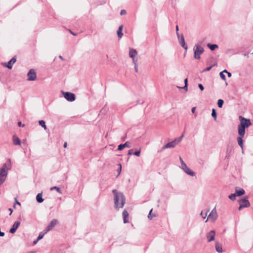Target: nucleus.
<instances>
[{
  "mask_svg": "<svg viewBox=\"0 0 253 253\" xmlns=\"http://www.w3.org/2000/svg\"><path fill=\"white\" fill-rule=\"evenodd\" d=\"M112 192L114 195L115 208L116 209L123 208L126 202L124 196L122 193L118 192L116 190H113Z\"/></svg>",
  "mask_w": 253,
  "mask_h": 253,
  "instance_id": "f257e3e1",
  "label": "nucleus"
},
{
  "mask_svg": "<svg viewBox=\"0 0 253 253\" xmlns=\"http://www.w3.org/2000/svg\"><path fill=\"white\" fill-rule=\"evenodd\" d=\"M239 119L240 121V124L238 126V131L239 135H245V128L252 125L251 121L249 119L245 118L241 116Z\"/></svg>",
  "mask_w": 253,
  "mask_h": 253,
  "instance_id": "f03ea898",
  "label": "nucleus"
},
{
  "mask_svg": "<svg viewBox=\"0 0 253 253\" xmlns=\"http://www.w3.org/2000/svg\"><path fill=\"white\" fill-rule=\"evenodd\" d=\"M194 58L196 59H200L201 55L204 53V48L199 44H196L193 47Z\"/></svg>",
  "mask_w": 253,
  "mask_h": 253,
  "instance_id": "7ed1b4c3",
  "label": "nucleus"
},
{
  "mask_svg": "<svg viewBox=\"0 0 253 253\" xmlns=\"http://www.w3.org/2000/svg\"><path fill=\"white\" fill-rule=\"evenodd\" d=\"M10 169V167H7L6 164H4L0 169V182L2 183L5 180L7 175V171Z\"/></svg>",
  "mask_w": 253,
  "mask_h": 253,
  "instance_id": "20e7f679",
  "label": "nucleus"
},
{
  "mask_svg": "<svg viewBox=\"0 0 253 253\" xmlns=\"http://www.w3.org/2000/svg\"><path fill=\"white\" fill-rule=\"evenodd\" d=\"M179 160L181 163V166L180 168L187 174L191 176H195V173L187 167L181 157H179Z\"/></svg>",
  "mask_w": 253,
  "mask_h": 253,
  "instance_id": "39448f33",
  "label": "nucleus"
},
{
  "mask_svg": "<svg viewBox=\"0 0 253 253\" xmlns=\"http://www.w3.org/2000/svg\"><path fill=\"white\" fill-rule=\"evenodd\" d=\"M217 213L215 208H214L210 212L206 222H207L209 219L212 222H214L217 219Z\"/></svg>",
  "mask_w": 253,
  "mask_h": 253,
  "instance_id": "423d86ee",
  "label": "nucleus"
},
{
  "mask_svg": "<svg viewBox=\"0 0 253 253\" xmlns=\"http://www.w3.org/2000/svg\"><path fill=\"white\" fill-rule=\"evenodd\" d=\"M27 81H34L36 80L37 74L34 69H31L29 70L27 74Z\"/></svg>",
  "mask_w": 253,
  "mask_h": 253,
  "instance_id": "0eeeda50",
  "label": "nucleus"
},
{
  "mask_svg": "<svg viewBox=\"0 0 253 253\" xmlns=\"http://www.w3.org/2000/svg\"><path fill=\"white\" fill-rule=\"evenodd\" d=\"M63 93L64 98L69 101H74L76 99L75 95L73 93L63 92Z\"/></svg>",
  "mask_w": 253,
  "mask_h": 253,
  "instance_id": "6e6552de",
  "label": "nucleus"
},
{
  "mask_svg": "<svg viewBox=\"0 0 253 253\" xmlns=\"http://www.w3.org/2000/svg\"><path fill=\"white\" fill-rule=\"evenodd\" d=\"M177 36L178 37L180 44L181 45L182 47L184 48L185 50H187L188 47L185 43L183 35H182L180 36H179L178 33H177Z\"/></svg>",
  "mask_w": 253,
  "mask_h": 253,
  "instance_id": "1a4fd4ad",
  "label": "nucleus"
},
{
  "mask_svg": "<svg viewBox=\"0 0 253 253\" xmlns=\"http://www.w3.org/2000/svg\"><path fill=\"white\" fill-rule=\"evenodd\" d=\"M137 55V52L135 49L132 48L129 49V56L132 58V62L134 61H138L137 58H136Z\"/></svg>",
  "mask_w": 253,
  "mask_h": 253,
  "instance_id": "9d476101",
  "label": "nucleus"
},
{
  "mask_svg": "<svg viewBox=\"0 0 253 253\" xmlns=\"http://www.w3.org/2000/svg\"><path fill=\"white\" fill-rule=\"evenodd\" d=\"M57 220L56 219L52 220L49 225L46 227L45 229V233H47L48 231L51 230L57 224Z\"/></svg>",
  "mask_w": 253,
  "mask_h": 253,
  "instance_id": "9b49d317",
  "label": "nucleus"
},
{
  "mask_svg": "<svg viewBox=\"0 0 253 253\" xmlns=\"http://www.w3.org/2000/svg\"><path fill=\"white\" fill-rule=\"evenodd\" d=\"M215 232L214 230H211L206 235L208 242H211L214 240Z\"/></svg>",
  "mask_w": 253,
  "mask_h": 253,
  "instance_id": "f8f14e48",
  "label": "nucleus"
},
{
  "mask_svg": "<svg viewBox=\"0 0 253 253\" xmlns=\"http://www.w3.org/2000/svg\"><path fill=\"white\" fill-rule=\"evenodd\" d=\"M16 61V58L15 57H12L11 60H10L7 63H3V65L4 67H7V68L11 69L12 68L13 64L15 63Z\"/></svg>",
  "mask_w": 253,
  "mask_h": 253,
  "instance_id": "ddd939ff",
  "label": "nucleus"
},
{
  "mask_svg": "<svg viewBox=\"0 0 253 253\" xmlns=\"http://www.w3.org/2000/svg\"><path fill=\"white\" fill-rule=\"evenodd\" d=\"M176 141H174V140L172 141H171L170 142L168 143L165 145H164L162 148V150H164L165 149L169 148H174L176 145Z\"/></svg>",
  "mask_w": 253,
  "mask_h": 253,
  "instance_id": "4468645a",
  "label": "nucleus"
},
{
  "mask_svg": "<svg viewBox=\"0 0 253 253\" xmlns=\"http://www.w3.org/2000/svg\"><path fill=\"white\" fill-rule=\"evenodd\" d=\"M20 224V222L19 221H15L13 224L12 228L10 229L9 232L11 234H13L15 232L17 229L19 227Z\"/></svg>",
  "mask_w": 253,
  "mask_h": 253,
  "instance_id": "2eb2a0df",
  "label": "nucleus"
},
{
  "mask_svg": "<svg viewBox=\"0 0 253 253\" xmlns=\"http://www.w3.org/2000/svg\"><path fill=\"white\" fill-rule=\"evenodd\" d=\"M123 216L124 218V222L125 223H128V213L126 210H124L123 212Z\"/></svg>",
  "mask_w": 253,
  "mask_h": 253,
  "instance_id": "dca6fc26",
  "label": "nucleus"
},
{
  "mask_svg": "<svg viewBox=\"0 0 253 253\" xmlns=\"http://www.w3.org/2000/svg\"><path fill=\"white\" fill-rule=\"evenodd\" d=\"M123 28V26L121 25L119 26L118 30L117 31V35L119 39L122 38V36H123V33H122Z\"/></svg>",
  "mask_w": 253,
  "mask_h": 253,
  "instance_id": "f3484780",
  "label": "nucleus"
},
{
  "mask_svg": "<svg viewBox=\"0 0 253 253\" xmlns=\"http://www.w3.org/2000/svg\"><path fill=\"white\" fill-rule=\"evenodd\" d=\"M244 135L241 136L239 135V136L237 138V142L239 145L241 147L242 149L243 148V137Z\"/></svg>",
  "mask_w": 253,
  "mask_h": 253,
  "instance_id": "a211bd4d",
  "label": "nucleus"
},
{
  "mask_svg": "<svg viewBox=\"0 0 253 253\" xmlns=\"http://www.w3.org/2000/svg\"><path fill=\"white\" fill-rule=\"evenodd\" d=\"M125 147H129V142L128 141L125 142L124 144H121L118 146V150L120 151L122 150Z\"/></svg>",
  "mask_w": 253,
  "mask_h": 253,
  "instance_id": "6ab92c4d",
  "label": "nucleus"
},
{
  "mask_svg": "<svg viewBox=\"0 0 253 253\" xmlns=\"http://www.w3.org/2000/svg\"><path fill=\"white\" fill-rule=\"evenodd\" d=\"M215 250L219 253H221L223 251L221 245L217 243L215 244Z\"/></svg>",
  "mask_w": 253,
  "mask_h": 253,
  "instance_id": "aec40b11",
  "label": "nucleus"
},
{
  "mask_svg": "<svg viewBox=\"0 0 253 253\" xmlns=\"http://www.w3.org/2000/svg\"><path fill=\"white\" fill-rule=\"evenodd\" d=\"M235 193L237 196H242L245 194V190L243 189L236 190Z\"/></svg>",
  "mask_w": 253,
  "mask_h": 253,
  "instance_id": "412c9836",
  "label": "nucleus"
},
{
  "mask_svg": "<svg viewBox=\"0 0 253 253\" xmlns=\"http://www.w3.org/2000/svg\"><path fill=\"white\" fill-rule=\"evenodd\" d=\"M239 202L241 203L240 204H247L248 205L247 208L250 206V203L249 201L246 198H244L241 199Z\"/></svg>",
  "mask_w": 253,
  "mask_h": 253,
  "instance_id": "4be33fe9",
  "label": "nucleus"
},
{
  "mask_svg": "<svg viewBox=\"0 0 253 253\" xmlns=\"http://www.w3.org/2000/svg\"><path fill=\"white\" fill-rule=\"evenodd\" d=\"M36 200L38 203H41L43 201V199L42 198V194L39 193L36 196Z\"/></svg>",
  "mask_w": 253,
  "mask_h": 253,
  "instance_id": "5701e85b",
  "label": "nucleus"
},
{
  "mask_svg": "<svg viewBox=\"0 0 253 253\" xmlns=\"http://www.w3.org/2000/svg\"><path fill=\"white\" fill-rule=\"evenodd\" d=\"M13 140V143L15 145H19L21 144V140L17 137H14Z\"/></svg>",
  "mask_w": 253,
  "mask_h": 253,
  "instance_id": "b1692460",
  "label": "nucleus"
},
{
  "mask_svg": "<svg viewBox=\"0 0 253 253\" xmlns=\"http://www.w3.org/2000/svg\"><path fill=\"white\" fill-rule=\"evenodd\" d=\"M207 46L208 47L210 48L211 50H214L215 48H217L218 47V45L217 44H211L210 43H208L207 44Z\"/></svg>",
  "mask_w": 253,
  "mask_h": 253,
  "instance_id": "393cba45",
  "label": "nucleus"
},
{
  "mask_svg": "<svg viewBox=\"0 0 253 253\" xmlns=\"http://www.w3.org/2000/svg\"><path fill=\"white\" fill-rule=\"evenodd\" d=\"M50 191H52L53 190H56V191L59 193L62 194V191L60 189V188L57 186H53L50 188Z\"/></svg>",
  "mask_w": 253,
  "mask_h": 253,
  "instance_id": "a878e982",
  "label": "nucleus"
},
{
  "mask_svg": "<svg viewBox=\"0 0 253 253\" xmlns=\"http://www.w3.org/2000/svg\"><path fill=\"white\" fill-rule=\"evenodd\" d=\"M211 116L213 118L214 120L216 121L217 118V114L214 109H212V110Z\"/></svg>",
  "mask_w": 253,
  "mask_h": 253,
  "instance_id": "bb28decb",
  "label": "nucleus"
},
{
  "mask_svg": "<svg viewBox=\"0 0 253 253\" xmlns=\"http://www.w3.org/2000/svg\"><path fill=\"white\" fill-rule=\"evenodd\" d=\"M39 125L43 127L44 129H46L47 127L45 125V122L43 120H41L39 122Z\"/></svg>",
  "mask_w": 253,
  "mask_h": 253,
  "instance_id": "cd10ccee",
  "label": "nucleus"
},
{
  "mask_svg": "<svg viewBox=\"0 0 253 253\" xmlns=\"http://www.w3.org/2000/svg\"><path fill=\"white\" fill-rule=\"evenodd\" d=\"M224 103V101L222 99H219L217 102V105L219 108H222L223 104Z\"/></svg>",
  "mask_w": 253,
  "mask_h": 253,
  "instance_id": "c85d7f7f",
  "label": "nucleus"
},
{
  "mask_svg": "<svg viewBox=\"0 0 253 253\" xmlns=\"http://www.w3.org/2000/svg\"><path fill=\"white\" fill-rule=\"evenodd\" d=\"M46 233H45V231L44 232H42L40 233L39 236L38 237V240H40L41 239H42Z\"/></svg>",
  "mask_w": 253,
  "mask_h": 253,
  "instance_id": "c756f323",
  "label": "nucleus"
},
{
  "mask_svg": "<svg viewBox=\"0 0 253 253\" xmlns=\"http://www.w3.org/2000/svg\"><path fill=\"white\" fill-rule=\"evenodd\" d=\"M134 64V69L135 72L137 73L138 71V64H137V61H134L132 62Z\"/></svg>",
  "mask_w": 253,
  "mask_h": 253,
  "instance_id": "7c9ffc66",
  "label": "nucleus"
},
{
  "mask_svg": "<svg viewBox=\"0 0 253 253\" xmlns=\"http://www.w3.org/2000/svg\"><path fill=\"white\" fill-rule=\"evenodd\" d=\"M237 196L236 195L235 193H234V194H231L229 196V198L234 201L236 200V197Z\"/></svg>",
  "mask_w": 253,
  "mask_h": 253,
  "instance_id": "2f4dec72",
  "label": "nucleus"
},
{
  "mask_svg": "<svg viewBox=\"0 0 253 253\" xmlns=\"http://www.w3.org/2000/svg\"><path fill=\"white\" fill-rule=\"evenodd\" d=\"M183 136H184V135L182 134L180 137H179L178 138H176V139H174V141H176V144H177L178 143H179V142H181V141L182 140Z\"/></svg>",
  "mask_w": 253,
  "mask_h": 253,
  "instance_id": "473e14b6",
  "label": "nucleus"
},
{
  "mask_svg": "<svg viewBox=\"0 0 253 253\" xmlns=\"http://www.w3.org/2000/svg\"><path fill=\"white\" fill-rule=\"evenodd\" d=\"M152 211H153V209H151L150 211H149V214L148 215V218H149L150 219H152L153 217H154L155 216V215H152Z\"/></svg>",
  "mask_w": 253,
  "mask_h": 253,
  "instance_id": "72a5a7b5",
  "label": "nucleus"
},
{
  "mask_svg": "<svg viewBox=\"0 0 253 253\" xmlns=\"http://www.w3.org/2000/svg\"><path fill=\"white\" fill-rule=\"evenodd\" d=\"M247 206H248V205H247V204H240V205L238 208V210H241V209H242L244 208H247Z\"/></svg>",
  "mask_w": 253,
  "mask_h": 253,
  "instance_id": "f704fd0d",
  "label": "nucleus"
},
{
  "mask_svg": "<svg viewBox=\"0 0 253 253\" xmlns=\"http://www.w3.org/2000/svg\"><path fill=\"white\" fill-rule=\"evenodd\" d=\"M209 210H208V211H207V212H206L205 214H204V213H203V211H202V212H201V214H201V216L203 217V218H204V219L206 218V216H207V213L209 212Z\"/></svg>",
  "mask_w": 253,
  "mask_h": 253,
  "instance_id": "c9c22d12",
  "label": "nucleus"
},
{
  "mask_svg": "<svg viewBox=\"0 0 253 253\" xmlns=\"http://www.w3.org/2000/svg\"><path fill=\"white\" fill-rule=\"evenodd\" d=\"M220 77L222 80H225L226 78L225 75L223 74V72H221L220 73Z\"/></svg>",
  "mask_w": 253,
  "mask_h": 253,
  "instance_id": "e433bc0d",
  "label": "nucleus"
},
{
  "mask_svg": "<svg viewBox=\"0 0 253 253\" xmlns=\"http://www.w3.org/2000/svg\"><path fill=\"white\" fill-rule=\"evenodd\" d=\"M140 152H141V151H140V150H138V151H135V152L133 153V154H134V155H135V156H137V157H139V156H140Z\"/></svg>",
  "mask_w": 253,
  "mask_h": 253,
  "instance_id": "4c0bfd02",
  "label": "nucleus"
},
{
  "mask_svg": "<svg viewBox=\"0 0 253 253\" xmlns=\"http://www.w3.org/2000/svg\"><path fill=\"white\" fill-rule=\"evenodd\" d=\"M126 13V10H125V9L121 10V12H120L121 15H125Z\"/></svg>",
  "mask_w": 253,
  "mask_h": 253,
  "instance_id": "58836bf2",
  "label": "nucleus"
},
{
  "mask_svg": "<svg viewBox=\"0 0 253 253\" xmlns=\"http://www.w3.org/2000/svg\"><path fill=\"white\" fill-rule=\"evenodd\" d=\"M212 67V66H210V67H208V68H207L203 70V72H206V71H210V70L211 69Z\"/></svg>",
  "mask_w": 253,
  "mask_h": 253,
  "instance_id": "ea45409f",
  "label": "nucleus"
},
{
  "mask_svg": "<svg viewBox=\"0 0 253 253\" xmlns=\"http://www.w3.org/2000/svg\"><path fill=\"white\" fill-rule=\"evenodd\" d=\"M198 86L201 90H203L204 89V86L202 84H199Z\"/></svg>",
  "mask_w": 253,
  "mask_h": 253,
  "instance_id": "a19ab883",
  "label": "nucleus"
},
{
  "mask_svg": "<svg viewBox=\"0 0 253 253\" xmlns=\"http://www.w3.org/2000/svg\"><path fill=\"white\" fill-rule=\"evenodd\" d=\"M132 151H133V150H132V149L129 150L128 151V152L127 154H128V155H131L133 154V153H132Z\"/></svg>",
  "mask_w": 253,
  "mask_h": 253,
  "instance_id": "79ce46f5",
  "label": "nucleus"
},
{
  "mask_svg": "<svg viewBox=\"0 0 253 253\" xmlns=\"http://www.w3.org/2000/svg\"><path fill=\"white\" fill-rule=\"evenodd\" d=\"M118 166H119V169L118 170V171H119V174H120L121 172V171L122 166H121V164H119Z\"/></svg>",
  "mask_w": 253,
  "mask_h": 253,
  "instance_id": "37998d69",
  "label": "nucleus"
},
{
  "mask_svg": "<svg viewBox=\"0 0 253 253\" xmlns=\"http://www.w3.org/2000/svg\"><path fill=\"white\" fill-rule=\"evenodd\" d=\"M183 89H184L186 91H187L188 87H187V84H185L184 86L183 87Z\"/></svg>",
  "mask_w": 253,
  "mask_h": 253,
  "instance_id": "c03bdc74",
  "label": "nucleus"
},
{
  "mask_svg": "<svg viewBox=\"0 0 253 253\" xmlns=\"http://www.w3.org/2000/svg\"><path fill=\"white\" fill-rule=\"evenodd\" d=\"M195 110H196V107H193L191 110L192 112L193 113H194L195 111Z\"/></svg>",
  "mask_w": 253,
  "mask_h": 253,
  "instance_id": "a18cd8bd",
  "label": "nucleus"
},
{
  "mask_svg": "<svg viewBox=\"0 0 253 253\" xmlns=\"http://www.w3.org/2000/svg\"><path fill=\"white\" fill-rule=\"evenodd\" d=\"M4 235V233L0 231V236L3 237Z\"/></svg>",
  "mask_w": 253,
  "mask_h": 253,
  "instance_id": "49530a36",
  "label": "nucleus"
},
{
  "mask_svg": "<svg viewBox=\"0 0 253 253\" xmlns=\"http://www.w3.org/2000/svg\"><path fill=\"white\" fill-rule=\"evenodd\" d=\"M39 241V240H38V238H37L36 240H35V241L33 242V244H34V245H36V244L38 242V241Z\"/></svg>",
  "mask_w": 253,
  "mask_h": 253,
  "instance_id": "de8ad7c7",
  "label": "nucleus"
},
{
  "mask_svg": "<svg viewBox=\"0 0 253 253\" xmlns=\"http://www.w3.org/2000/svg\"><path fill=\"white\" fill-rule=\"evenodd\" d=\"M187 82H188L187 79H185L184 80V84H185H185H187Z\"/></svg>",
  "mask_w": 253,
  "mask_h": 253,
  "instance_id": "09e8293b",
  "label": "nucleus"
},
{
  "mask_svg": "<svg viewBox=\"0 0 253 253\" xmlns=\"http://www.w3.org/2000/svg\"><path fill=\"white\" fill-rule=\"evenodd\" d=\"M18 125L19 126H22V123L21 122H19L18 123Z\"/></svg>",
  "mask_w": 253,
  "mask_h": 253,
  "instance_id": "8fccbe9b",
  "label": "nucleus"
},
{
  "mask_svg": "<svg viewBox=\"0 0 253 253\" xmlns=\"http://www.w3.org/2000/svg\"><path fill=\"white\" fill-rule=\"evenodd\" d=\"M67 142H65L64 144V148H66L67 147Z\"/></svg>",
  "mask_w": 253,
  "mask_h": 253,
  "instance_id": "3c124183",
  "label": "nucleus"
},
{
  "mask_svg": "<svg viewBox=\"0 0 253 253\" xmlns=\"http://www.w3.org/2000/svg\"><path fill=\"white\" fill-rule=\"evenodd\" d=\"M227 74H228V76L229 77H230L231 76V73H230V72H228V73H227Z\"/></svg>",
  "mask_w": 253,
  "mask_h": 253,
  "instance_id": "603ef678",
  "label": "nucleus"
},
{
  "mask_svg": "<svg viewBox=\"0 0 253 253\" xmlns=\"http://www.w3.org/2000/svg\"><path fill=\"white\" fill-rule=\"evenodd\" d=\"M9 211H10V215L12 212V210L11 208H9Z\"/></svg>",
  "mask_w": 253,
  "mask_h": 253,
  "instance_id": "864d4df0",
  "label": "nucleus"
},
{
  "mask_svg": "<svg viewBox=\"0 0 253 253\" xmlns=\"http://www.w3.org/2000/svg\"><path fill=\"white\" fill-rule=\"evenodd\" d=\"M222 72H223V73H228L227 71L226 70H224Z\"/></svg>",
  "mask_w": 253,
  "mask_h": 253,
  "instance_id": "5fc2aeb1",
  "label": "nucleus"
},
{
  "mask_svg": "<svg viewBox=\"0 0 253 253\" xmlns=\"http://www.w3.org/2000/svg\"><path fill=\"white\" fill-rule=\"evenodd\" d=\"M176 31H177H177H178V26H177V25L176 26Z\"/></svg>",
  "mask_w": 253,
  "mask_h": 253,
  "instance_id": "6e6d98bb",
  "label": "nucleus"
},
{
  "mask_svg": "<svg viewBox=\"0 0 253 253\" xmlns=\"http://www.w3.org/2000/svg\"><path fill=\"white\" fill-rule=\"evenodd\" d=\"M16 203L17 204H18L19 205H20V203L19 202H18L17 201H16Z\"/></svg>",
  "mask_w": 253,
  "mask_h": 253,
  "instance_id": "4d7b16f0",
  "label": "nucleus"
},
{
  "mask_svg": "<svg viewBox=\"0 0 253 253\" xmlns=\"http://www.w3.org/2000/svg\"><path fill=\"white\" fill-rule=\"evenodd\" d=\"M59 58H60L61 59H62V60H63V57H62L61 56H59Z\"/></svg>",
  "mask_w": 253,
  "mask_h": 253,
  "instance_id": "13d9d810",
  "label": "nucleus"
},
{
  "mask_svg": "<svg viewBox=\"0 0 253 253\" xmlns=\"http://www.w3.org/2000/svg\"><path fill=\"white\" fill-rule=\"evenodd\" d=\"M71 33L73 35H76V34H74V33H72V32H71Z\"/></svg>",
  "mask_w": 253,
  "mask_h": 253,
  "instance_id": "bf43d9fd",
  "label": "nucleus"
}]
</instances>
